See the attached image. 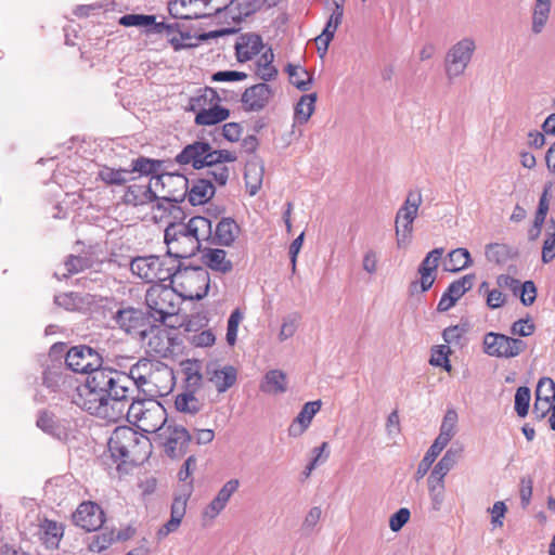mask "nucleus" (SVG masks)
<instances>
[{
	"label": "nucleus",
	"instance_id": "nucleus-32",
	"mask_svg": "<svg viewBox=\"0 0 555 555\" xmlns=\"http://www.w3.org/2000/svg\"><path fill=\"white\" fill-rule=\"evenodd\" d=\"M286 389V374L278 369L268 371L260 383V390L268 395L283 393Z\"/></svg>",
	"mask_w": 555,
	"mask_h": 555
},
{
	"label": "nucleus",
	"instance_id": "nucleus-50",
	"mask_svg": "<svg viewBox=\"0 0 555 555\" xmlns=\"http://www.w3.org/2000/svg\"><path fill=\"white\" fill-rule=\"evenodd\" d=\"M185 382L191 387H198L202 383V365L197 360H186L181 363Z\"/></svg>",
	"mask_w": 555,
	"mask_h": 555
},
{
	"label": "nucleus",
	"instance_id": "nucleus-31",
	"mask_svg": "<svg viewBox=\"0 0 555 555\" xmlns=\"http://www.w3.org/2000/svg\"><path fill=\"white\" fill-rule=\"evenodd\" d=\"M208 379L217 391L222 393L234 386L237 379V371L232 365L214 369L209 372Z\"/></svg>",
	"mask_w": 555,
	"mask_h": 555
},
{
	"label": "nucleus",
	"instance_id": "nucleus-42",
	"mask_svg": "<svg viewBox=\"0 0 555 555\" xmlns=\"http://www.w3.org/2000/svg\"><path fill=\"white\" fill-rule=\"evenodd\" d=\"M215 194V188L210 181L197 180L190 189L188 195L192 205H204Z\"/></svg>",
	"mask_w": 555,
	"mask_h": 555
},
{
	"label": "nucleus",
	"instance_id": "nucleus-14",
	"mask_svg": "<svg viewBox=\"0 0 555 555\" xmlns=\"http://www.w3.org/2000/svg\"><path fill=\"white\" fill-rule=\"evenodd\" d=\"M156 198L181 201L188 191V179L180 173H158L150 178Z\"/></svg>",
	"mask_w": 555,
	"mask_h": 555
},
{
	"label": "nucleus",
	"instance_id": "nucleus-45",
	"mask_svg": "<svg viewBox=\"0 0 555 555\" xmlns=\"http://www.w3.org/2000/svg\"><path fill=\"white\" fill-rule=\"evenodd\" d=\"M289 81L301 91H308L313 83V76L298 64H289L286 68Z\"/></svg>",
	"mask_w": 555,
	"mask_h": 555
},
{
	"label": "nucleus",
	"instance_id": "nucleus-30",
	"mask_svg": "<svg viewBox=\"0 0 555 555\" xmlns=\"http://www.w3.org/2000/svg\"><path fill=\"white\" fill-rule=\"evenodd\" d=\"M158 202L152 206V219L156 223H164L170 225V223H176L175 220L180 218L181 209L177 205V201H171L167 198H157Z\"/></svg>",
	"mask_w": 555,
	"mask_h": 555
},
{
	"label": "nucleus",
	"instance_id": "nucleus-28",
	"mask_svg": "<svg viewBox=\"0 0 555 555\" xmlns=\"http://www.w3.org/2000/svg\"><path fill=\"white\" fill-rule=\"evenodd\" d=\"M188 507V501L173 498L171 508H170V518L166 521L162 527L158 528L156 532V537L159 541L167 538L170 533L176 532L185 516Z\"/></svg>",
	"mask_w": 555,
	"mask_h": 555
},
{
	"label": "nucleus",
	"instance_id": "nucleus-23",
	"mask_svg": "<svg viewBox=\"0 0 555 555\" xmlns=\"http://www.w3.org/2000/svg\"><path fill=\"white\" fill-rule=\"evenodd\" d=\"M473 275H465L461 279L452 282L447 291L442 294L437 310L439 312H446L450 310L472 287Z\"/></svg>",
	"mask_w": 555,
	"mask_h": 555
},
{
	"label": "nucleus",
	"instance_id": "nucleus-58",
	"mask_svg": "<svg viewBox=\"0 0 555 555\" xmlns=\"http://www.w3.org/2000/svg\"><path fill=\"white\" fill-rule=\"evenodd\" d=\"M162 162L149 158H139L133 162L132 170L145 176L158 175Z\"/></svg>",
	"mask_w": 555,
	"mask_h": 555
},
{
	"label": "nucleus",
	"instance_id": "nucleus-34",
	"mask_svg": "<svg viewBox=\"0 0 555 555\" xmlns=\"http://www.w3.org/2000/svg\"><path fill=\"white\" fill-rule=\"evenodd\" d=\"M218 102H221V99L217 91L206 87L190 98L188 109L194 112L196 115L209 108L211 105L218 104Z\"/></svg>",
	"mask_w": 555,
	"mask_h": 555
},
{
	"label": "nucleus",
	"instance_id": "nucleus-59",
	"mask_svg": "<svg viewBox=\"0 0 555 555\" xmlns=\"http://www.w3.org/2000/svg\"><path fill=\"white\" fill-rule=\"evenodd\" d=\"M100 178L107 184H122L127 181L128 171L104 167L100 170Z\"/></svg>",
	"mask_w": 555,
	"mask_h": 555
},
{
	"label": "nucleus",
	"instance_id": "nucleus-4",
	"mask_svg": "<svg viewBox=\"0 0 555 555\" xmlns=\"http://www.w3.org/2000/svg\"><path fill=\"white\" fill-rule=\"evenodd\" d=\"M241 0H172L169 2L171 16L181 20L204 18L229 10L235 15Z\"/></svg>",
	"mask_w": 555,
	"mask_h": 555
},
{
	"label": "nucleus",
	"instance_id": "nucleus-11",
	"mask_svg": "<svg viewBox=\"0 0 555 555\" xmlns=\"http://www.w3.org/2000/svg\"><path fill=\"white\" fill-rule=\"evenodd\" d=\"M159 446L165 455L171 460L182 459L189 451L192 434L186 427L176 423H167L157 434Z\"/></svg>",
	"mask_w": 555,
	"mask_h": 555
},
{
	"label": "nucleus",
	"instance_id": "nucleus-2",
	"mask_svg": "<svg viewBox=\"0 0 555 555\" xmlns=\"http://www.w3.org/2000/svg\"><path fill=\"white\" fill-rule=\"evenodd\" d=\"M86 383L112 402V420L118 421L125 414L122 402L129 395V377L111 369L99 367L88 374Z\"/></svg>",
	"mask_w": 555,
	"mask_h": 555
},
{
	"label": "nucleus",
	"instance_id": "nucleus-57",
	"mask_svg": "<svg viewBox=\"0 0 555 555\" xmlns=\"http://www.w3.org/2000/svg\"><path fill=\"white\" fill-rule=\"evenodd\" d=\"M120 539L116 537L113 531H104L100 534L93 537L92 541L89 544V550L91 552L101 553L108 548V546L116 540Z\"/></svg>",
	"mask_w": 555,
	"mask_h": 555
},
{
	"label": "nucleus",
	"instance_id": "nucleus-36",
	"mask_svg": "<svg viewBox=\"0 0 555 555\" xmlns=\"http://www.w3.org/2000/svg\"><path fill=\"white\" fill-rule=\"evenodd\" d=\"M317 93L300 96L294 108V124L306 125L315 111Z\"/></svg>",
	"mask_w": 555,
	"mask_h": 555
},
{
	"label": "nucleus",
	"instance_id": "nucleus-49",
	"mask_svg": "<svg viewBox=\"0 0 555 555\" xmlns=\"http://www.w3.org/2000/svg\"><path fill=\"white\" fill-rule=\"evenodd\" d=\"M451 348L448 345H437L431 348L429 364L435 367H441L446 372L452 371L450 362Z\"/></svg>",
	"mask_w": 555,
	"mask_h": 555
},
{
	"label": "nucleus",
	"instance_id": "nucleus-10",
	"mask_svg": "<svg viewBox=\"0 0 555 555\" xmlns=\"http://www.w3.org/2000/svg\"><path fill=\"white\" fill-rule=\"evenodd\" d=\"M176 268V261L167 256L137 257L130 263L131 272L147 283L170 279Z\"/></svg>",
	"mask_w": 555,
	"mask_h": 555
},
{
	"label": "nucleus",
	"instance_id": "nucleus-40",
	"mask_svg": "<svg viewBox=\"0 0 555 555\" xmlns=\"http://www.w3.org/2000/svg\"><path fill=\"white\" fill-rule=\"evenodd\" d=\"M478 293L485 298L486 306L491 310L501 309L508 301V296L502 289L491 288L487 281L479 284Z\"/></svg>",
	"mask_w": 555,
	"mask_h": 555
},
{
	"label": "nucleus",
	"instance_id": "nucleus-37",
	"mask_svg": "<svg viewBox=\"0 0 555 555\" xmlns=\"http://www.w3.org/2000/svg\"><path fill=\"white\" fill-rule=\"evenodd\" d=\"M552 11V2L534 0L531 12V31L541 34L548 23Z\"/></svg>",
	"mask_w": 555,
	"mask_h": 555
},
{
	"label": "nucleus",
	"instance_id": "nucleus-64",
	"mask_svg": "<svg viewBox=\"0 0 555 555\" xmlns=\"http://www.w3.org/2000/svg\"><path fill=\"white\" fill-rule=\"evenodd\" d=\"M225 507V504L214 496V499L204 507L202 512V519L205 522H211L223 512Z\"/></svg>",
	"mask_w": 555,
	"mask_h": 555
},
{
	"label": "nucleus",
	"instance_id": "nucleus-1",
	"mask_svg": "<svg viewBox=\"0 0 555 555\" xmlns=\"http://www.w3.org/2000/svg\"><path fill=\"white\" fill-rule=\"evenodd\" d=\"M211 234V221L205 217H193L188 223H170L165 230L166 256L170 259L190 258Z\"/></svg>",
	"mask_w": 555,
	"mask_h": 555
},
{
	"label": "nucleus",
	"instance_id": "nucleus-52",
	"mask_svg": "<svg viewBox=\"0 0 555 555\" xmlns=\"http://www.w3.org/2000/svg\"><path fill=\"white\" fill-rule=\"evenodd\" d=\"M243 320L244 311H242L240 308L234 309L228 319L225 340L231 347L236 344L238 327Z\"/></svg>",
	"mask_w": 555,
	"mask_h": 555
},
{
	"label": "nucleus",
	"instance_id": "nucleus-38",
	"mask_svg": "<svg viewBox=\"0 0 555 555\" xmlns=\"http://www.w3.org/2000/svg\"><path fill=\"white\" fill-rule=\"evenodd\" d=\"M229 116L230 111L222 106L221 102H218V104H214L204 112L196 114L194 121L198 126H214L227 120Z\"/></svg>",
	"mask_w": 555,
	"mask_h": 555
},
{
	"label": "nucleus",
	"instance_id": "nucleus-35",
	"mask_svg": "<svg viewBox=\"0 0 555 555\" xmlns=\"http://www.w3.org/2000/svg\"><path fill=\"white\" fill-rule=\"evenodd\" d=\"M64 534V527L53 520L44 519L39 525V537L48 547H57Z\"/></svg>",
	"mask_w": 555,
	"mask_h": 555
},
{
	"label": "nucleus",
	"instance_id": "nucleus-17",
	"mask_svg": "<svg viewBox=\"0 0 555 555\" xmlns=\"http://www.w3.org/2000/svg\"><path fill=\"white\" fill-rule=\"evenodd\" d=\"M65 361L72 371L83 374H89L102 365L101 356L88 346L70 348L66 353Z\"/></svg>",
	"mask_w": 555,
	"mask_h": 555
},
{
	"label": "nucleus",
	"instance_id": "nucleus-33",
	"mask_svg": "<svg viewBox=\"0 0 555 555\" xmlns=\"http://www.w3.org/2000/svg\"><path fill=\"white\" fill-rule=\"evenodd\" d=\"M203 262L210 270L222 274L229 273L233 268L232 261L227 256V251L218 248L207 249L203 255Z\"/></svg>",
	"mask_w": 555,
	"mask_h": 555
},
{
	"label": "nucleus",
	"instance_id": "nucleus-62",
	"mask_svg": "<svg viewBox=\"0 0 555 555\" xmlns=\"http://www.w3.org/2000/svg\"><path fill=\"white\" fill-rule=\"evenodd\" d=\"M454 455L451 450L447 451L444 455L437 462V464L431 469L430 474L446 478L449 472L454 466Z\"/></svg>",
	"mask_w": 555,
	"mask_h": 555
},
{
	"label": "nucleus",
	"instance_id": "nucleus-22",
	"mask_svg": "<svg viewBox=\"0 0 555 555\" xmlns=\"http://www.w3.org/2000/svg\"><path fill=\"white\" fill-rule=\"evenodd\" d=\"M115 319L118 325L129 334L144 335L146 332L147 319L139 309L130 307L121 309Z\"/></svg>",
	"mask_w": 555,
	"mask_h": 555
},
{
	"label": "nucleus",
	"instance_id": "nucleus-3",
	"mask_svg": "<svg viewBox=\"0 0 555 555\" xmlns=\"http://www.w3.org/2000/svg\"><path fill=\"white\" fill-rule=\"evenodd\" d=\"M108 450L113 457L124 462L139 463L151 453V444L146 437L132 428L117 427L109 437Z\"/></svg>",
	"mask_w": 555,
	"mask_h": 555
},
{
	"label": "nucleus",
	"instance_id": "nucleus-54",
	"mask_svg": "<svg viewBox=\"0 0 555 555\" xmlns=\"http://www.w3.org/2000/svg\"><path fill=\"white\" fill-rule=\"evenodd\" d=\"M490 515V525L492 530L502 529L504 526V518L507 513V506L503 501H496L491 507L487 509Z\"/></svg>",
	"mask_w": 555,
	"mask_h": 555
},
{
	"label": "nucleus",
	"instance_id": "nucleus-5",
	"mask_svg": "<svg viewBox=\"0 0 555 555\" xmlns=\"http://www.w3.org/2000/svg\"><path fill=\"white\" fill-rule=\"evenodd\" d=\"M476 51L477 41L469 35L461 37L448 48L443 57V73L449 83H454L466 74Z\"/></svg>",
	"mask_w": 555,
	"mask_h": 555
},
{
	"label": "nucleus",
	"instance_id": "nucleus-15",
	"mask_svg": "<svg viewBox=\"0 0 555 555\" xmlns=\"http://www.w3.org/2000/svg\"><path fill=\"white\" fill-rule=\"evenodd\" d=\"M73 401L75 404L92 414H99L102 417L113 421V411L109 412V410H112V402L105 399L86 382L77 386L76 391L73 395Z\"/></svg>",
	"mask_w": 555,
	"mask_h": 555
},
{
	"label": "nucleus",
	"instance_id": "nucleus-48",
	"mask_svg": "<svg viewBox=\"0 0 555 555\" xmlns=\"http://www.w3.org/2000/svg\"><path fill=\"white\" fill-rule=\"evenodd\" d=\"M486 259L494 264H503L512 257L511 247L503 243H490L485 247Z\"/></svg>",
	"mask_w": 555,
	"mask_h": 555
},
{
	"label": "nucleus",
	"instance_id": "nucleus-43",
	"mask_svg": "<svg viewBox=\"0 0 555 555\" xmlns=\"http://www.w3.org/2000/svg\"><path fill=\"white\" fill-rule=\"evenodd\" d=\"M203 408L201 400L191 392L178 393L175 397V409L182 414L195 415Z\"/></svg>",
	"mask_w": 555,
	"mask_h": 555
},
{
	"label": "nucleus",
	"instance_id": "nucleus-9",
	"mask_svg": "<svg viewBox=\"0 0 555 555\" xmlns=\"http://www.w3.org/2000/svg\"><path fill=\"white\" fill-rule=\"evenodd\" d=\"M146 305L151 315L159 321L166 322L170 317L179 312L181 299L173 286L153 285L149 288L145 296Z\"/></svg>",
	"mask_w": 555,
	"mask_h": 555
},
{
	"label": "nucleus",
	"instance_id": "nucleus-63",
	"mask_svg": "<svg viewBox=\"0 0 555 555\" xmlns=\"http://www.w3.org/2000/svg\"><path fill=\"white\" fill-rule=\"evenodd\" d=\"M297 327H298V322H297L296 318H293V317L284 318L282 320V323H281V326H280V330L278 333V340L280 343H284V341L291 339L296 334Z\"/></svg>",
	"mask_w": 555,
	"mask_h": 555
},
{
	"label": "nucleus",
	"instance_id": "nucleus-16",
	"mask_svg": "<svg viewBox=\"0 0 555 555\" xmlns=\"http://www.w3.org/2000/svg\"><path fill=\"white\" fill-rule=\"evenodd\" d=\"M443 254L444 249L442 247L435 248L426 254L417 269L420 280L410 286L412 294H424L433 287Z\"/></svg>",
	"mask_w": 555,
	"mask_h": 555
},
{
	"label": "nucleus",
	"instance_id": "nucleus-18",
	"mask_svg": "<svg viewBox=\"0 0 555 555\" xmlns=\"http://www.w3.org/2000/svg\"><path fill=\"white\" fill-rule=\"evenodd\" d=\"M73 522L86 531H96L105 522L101 506L92 501L80 503L72 515Z\"/></svg>",
	"mask_w": 555,
	"mask_h": 555
},
{
	"label": "nucleus",
	"instance_id": "nucleus-46",
	"mask_svg": "<svg viewBox=\"0 0 555 555\" xmlns=\"http://www.w3.org/2000/svg\"><path fill=\"white\" fill-rule=\"evenodd\" d=\"M273 52L271 49H263L256 62V74L263 80H271L276 76V68L273 65Z\"/></svg>",
	"mask_w": 555,
	"mask_h": 555
},
{
	"label": "nucleus",
	"instance_id": "nucleus-44",
	"mask_svg": "<svg viewBox=\"0 0 555 555\" xmlns=\"http://www.w3.org/2000/svg\"><path fill=\"white\" fill-rule=\"evenodd\" d=\"M428 494L434 511H440L444 500V478L429 474L427 478Z\"/></svg>",
	"mask_w": 555,
	"mask_h": 555
},
{
	"label": "nucleus",
	"instance_id": "nucleus-26",
	"mask_svg": "<svg viewBox=\"0 0 555 555\" xmlns=\"http://www.w3.org/2000/svg\"><path fill=\"white\" fill-rule=\"evenodd\" d=\"M271 88L266 83H258L245 90L242 103L246 111L256 112L262 109L271 100Z\"/></svg>",
	"mask_w": 555,
	"mask_h": 555
},
{
	"label": "nucleus",
	"instance_id": "nucleus-12",
	"mask_svg": "<svg viewBox=\"0 0 555 555\" xmlns=\"http://www.w3.org/2000/svg\"><path fill=\"white\" fill-rule=\"evenodd\" d=\"M482 351L491 358L514 359L527 348L524 340L498 332H488L482 337Z\"/></svg>",
	"mask_w": 555,
	"mask_h": 555
},
{
	"label": "nucleus",
	"instance_id": "nucleus-51",
	"mask_svg": "<svg viewBox=\"0 0 555 555\" xmlns=\"http://www.w3.org/2000/svg\"><path fill=\"white\" fill-rule=\"evenodd\" d=\"M459 416L455 410H448L443 416L438 438L450 442L456 433Z\"/></svg>",
	"mask_w": 555,
	"mask_h": 555
},
{
	"label": "nucleus",
	"instance_id": "nucleus-27",
	"mask_svg": "<svg viewBox=\"0 0 555 555\" xmlns=\"http://www.w3.org/2000/svg\"><path fill=\"white\" fill-rule=\"evenodd\" d=\"M264 176L263 162L257 157H253L245 165L244 182L246 192L250 196H255L261 189Z\"/></svg>",
	"mask_w": 555,
	"mask_h": 555
},
{
	"label": "nucleus",
	"instance_id": "nucleus-61",
	"mask_svg": "<svg viewBox=\"0 0 555 555\" xmlns=\"http://www.w3.org/2000/svg\"><path fill=\"white\" fill-rule=\"evenodd\" d=\"M411 512L406 507H401L389 516V529L392 532H399L410 520Z\"/></svg>",
	"mask_w": 555,
	"mask_h": 555
},
{
	"label": "nucleus",
	"instance_id": "nucleus-39",
	"mask_svg": "<svg viewBox=\"0 0 555 555\" xmlns=\"http://www.w3.org/2000/svg\"><path fill=\"white\" fill-rule=\"evenodd\" d=\"M124 199L127 204L138 206L151 203L156 199V197L151 188V182L149 181L146 185L132 184L128 186L125 192Z\"/></svg>",
	"mask_w": 555,
	"mask_h": 555
},
{
	"label": "nucleus",
	"instance_id": "nucleus-55",
	"mask_svg": "<svg viewBox=\"0 0 555 555\" xmlns=\"http://www.w3.org/2000/svg\"><path fill=\"white\" fill-rule=\"evenodd\" d=\"M535 332V323L531 317L527 315L513 322L511 333L518 337H528Z\"/></svg>",
	"mask_w": 555,
	"mask_h": 555
},
{
	"label": "nucleus",
	"instance_id": "nucleus-29",
	"mask_svg": "<svg viewBox=\"0 0 555 555\" xmlns=\"http://www.w3.org/2000/svg\"><path fill=\"white\" fill-rule=\"evenodd\" d=\"M197 459L195 455H189L181 468L179 469L177 477L180 483V491L175 495L177 499H181L189 502L190 496L192 495L194 489V479L192 477L195 467H196Z\"/></svg>",
	"mask_w": 555,
	"mask_h": 555
},
{
	"label": "nucleus",
	"instance_id": "nucleus-47",
	"mask_svg": "<svg viewBox=\"0 0 555 555\" xmlns=\"http://www.w3.org/2000/svg\"><path fill=\"white\" fill-rule=\"evenodd\" d=\"M238 234V225L231 218H223L216 228L217 242L221 245H231Z\"/></svg>",
	"mask_w": 555,
	"mask_h": 555
},
{
	"label": "nucleus",
	"instance_id": "nucleus-20",
	"mask_svg": "<svg viewBox=\"0 0 555 555\" xmlns=\"http://www.w3.org/2000/svg\"><path fill=\"white\" fill-rule=\"evenodd\" d=\"M322 401L320 399L306 402L298 414L293 418L287 427V435L291 438L301 437L312 425L315 415L322 409Z\"/></svg>",
	"mask_w": 555,
	"mask_h": 555
},
{
	"label": "nucleus",
	"instance_id": "nucleus-25",
	"mask_svg": "<svg viewBox=\"0 0 555 555\" xmlns=\"http://www.w3.org/2000/svg\"><path fill=\"white\" fill-rule=\"evenodd\" d=\"M119 24L125 27H138L145 31H154L162 34L163 31L171 33L172 25L157 23L155 15L146 14H126L119 18Z\"/></svg>",
	"mask_w": 555,
	"mask_h": 555
},
{
	"label": "nucleus",
	"instance_id": "nucleus-19",
	"mask_svg": "<svg viewBox=\"0 0 555 555\" xmlns=\"http://www.w3.org/2000/svg\"><path fill=\"white\" fill-rule=\"evenodd\" d=\"M345 1L346 0H334L325 27L314 40L318 53L321 57L325 56L331 41L334 39L338 27L343 23Z\"/></svg>",
	"mask_w": 555,
	"mask_h": 555
},
{
	"label": "nucleus",
	"instance_id": "nucleus-21",
	"mask_svg": "<svg viewBox=\"0 0 555 555\" xmlns=\"http://www.w3.org/2000/svg\"><path fill=\"white\" fill-rule=\"evenodd\" d=\"M555 401V383L550 377L539 379L535 388V400L532 413L537 418H544Z\"/></svg>",
	"mask_w": 555,
	"mask_h": 555
},
{
	"label": "nucleus",
	"instance_id": "nucleus-13",
	"mask_svg": "<svg viewBox=\"0 0 555 555\" xmlns=\"http://www.w3.org/2000/svg\"><path fill=\"white\" fill-rule=\"evenodd\" d=\"M421 198L417 195H409L398 210L395 221L396 245L399 249L408 248L413 240V223L418 215Z\"/></svg>",
	"mask_w": 555,
	"mask_h": 555
},
{
	"label": "nucleus",
	"instance_id": "nucleus-7",
	"mask_svg": "<svg viewBox=\"0 0 555 555\" xmlns=\"http://www.w3.org/2000/svg\"><path fill=\"white\" fill-rule=\"evenodd\" d=\"M171 285L184 300H201L209 291L208 272L199 267L178 269L172 272Z\"/></svg>",
	"mask_w": 555,
	"mask_h": 555
},
{
	"label": "nucleus",
	"instance_id": "nucleus-6",
	"mask_svg": "<svg viewBox=\"0 0 555 555\" xmlns=\"http://www.w3.org/2000/svg\"><path fill=\"white\" fill-rule=\"evenodd\" d=\"M235 153L229 150H214L207 142L197 141L186 145L177 156L180 165H191L195 169L211 167L219 164L234 163Z\"/></svg>",
	"mask_w": 555,
	"mask_h": 555
},
{
	"label": "nucleus",
	"instance_id": "nucleus-41",
	"mask_svg": "<svg viewBox=\"0 0 555 555\" xmlns=\"http://www.w3.org/2000/svg\"><path fill=\"white\" fill-rule=\"evenodd\" d=\"M473 264L470 253L467 248L460 247L449 251L446 261V270L449 272H460Z\"/></svg>",
	"mask_w": 555,
	"mask_h": 555
},
{
	"label": "nucleus",
	"instance_id": "nucleus-8",
	"mask_svg": "<svg viewBox=\"0 0 555 555\" xmlns=\"http://www.w3.org/2000/svg\"><path fill=\"white\" fill-rule=\"evenodd\" d=\"M125 412L128 421L145 433L159 434L167 425L166 409L156 400L134 401Z\"/></svg>",
	"mask_w": 555,
	"mask_h": 555
},
{
	"label": "nucleus",
	"instance_id": "nucleus-24",
	"mask_svg": "<svg viewBox=\"0 0 555 555\" xmlns=\"http://www.w3.org/2000/svg\"><path fill=\"white\" fill-rule=\"evenodd\" d=\"M264 49L262 39L256 34H243L235 42V55L240 63L248 62L258 56Z\"/></svg>",
	"mask_w": 555,
	"mask_h": 555
},
{
	"label": "nucleus",
	"instance_id": "nucleus-60",
	"mask_svg": "<svg viewBox=\"0 0 555 555\" xmlns=\"http://www.w3.org/2000/svg\"><path fill=\"white\" fill-rule=\"evenodd\" d=\"M162 34H165L168 37L169 43L176 51L193 46L191 42V35L189 33H178L173 26L171 33L163 31Z\"/></svg>",
	"mask_w": 555,
	"mask_h": 555
},
{
	"label": "nucleus",
	"instance_id": "nucleus-53",
	"mask_svg": "<svg viewBox=\"0 0 555 555\" xmlns=\"http://www.w3.org/2000/svg\"><path fill=\"white\" fill-rule=\"evenodd\" d=\"M531 401V391L528 387L521 386L516 389L514 406L516 414L524 418L528 415Z\"/></svg>",
	"mask_w": 555,
	"mask_h": 555
},
{
	"label": "nucleus",
	"instance_id": "nucleus-56",
	"mask_svg": "<svg viewBox=\"0 0 555 555\" xmlns=\"http://www.w3.org/2000/svg\"><path fill=\"white\" fill-rule=\"evenodd\" d=\"M520 302L525 307H530L535 302L538 296V289L533 281L519 282V288L517 291Z\"/></svg>",
	"mask_w": 555,
	"mask_h": 555
}]
</instances>
